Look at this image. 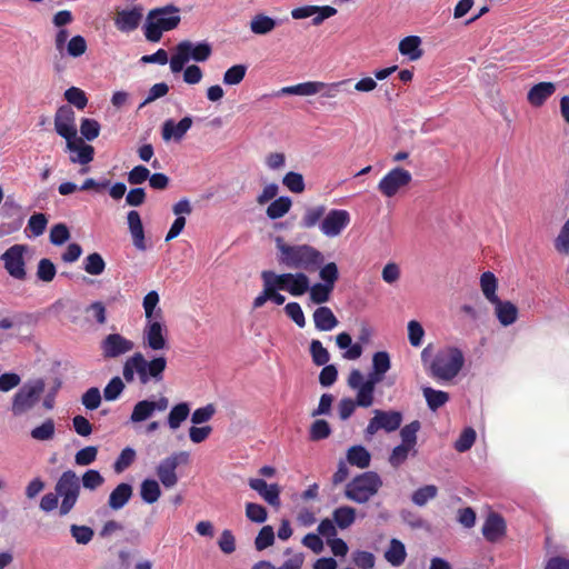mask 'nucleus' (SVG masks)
I'll return each mask as SVG.
<instances>
[{
    "label": "nucleus",
    "mask_w": 569,
    "mask_h": 569,
    "mask_svg": "<svg viewBox=\"0 0 569 569\" xmlns=\"http://www.w3.org/2000/svg\"><path fill=\"white\" fill-rule=\"evenodd\" d=\"M70 533L72 538L76 540V542L79 545H88L94 536V531L92 528L79 525H71Z\"/></svg>",
    "instance_id": "5fc2aeb1"
},
{
    "label": "nucleus",
    "mask_w": 569,
    "mask_h": 569,
    "mask_svg": "<svg viewBox=\"0 0 569 569\" xmlns=\"http://www.w3.org/2000/svg\"><path fill=\"white\" fill-rule=\"evenodd\" d=\"M67 149L72 153L70 156L72 163L87 166L93 160L94 148L91 144L84 143V141L77 136L67 141Z\"/></svg>",
    "instance_id": "6ab92c4d"
},
{
    "label": "nucleus",
    "mask_w": 569,
    "mask_h": 569,
    "mask_svg": "<svg viewBox=\"0 0 569 569\" xmlns=\"http://www.w3.org/2000/svg\"><path fill=\"white\" fill-rule=\"evenodd\" d=\"M159 295L157 291H149L143 298V309L147 320H153L161 317V309L154 312L157 305L159 303Z\"/></svg>",
    "instance_id": "79ce46f5"
},
{
    "label": "nucleus",
    "mask_w": 569,
    "mask_h": 569,
    "mask_svg": "<svg viewBox=\"0 0 569 569\" xmlns=\"http://www.w3.org/2000/svg\"><path fill=\"white\" fill-rule=\"evenodd\" d=\"M44 388L42 379L24 383L13 396L11 406L13 416L19 417L30 411L39 402Z\"/></svg>",
    "instance_id": "0eeeda50"
},
{
    "label": "nucleus",
    "mask_w": 569,
    "mask_h": 569,
    "mask_svg": "<svg viewBox=\"0 0 569 569\" xmlns=\"http://www.w3.org/2000/svg\"><path fill=\"white\" fill-rule=\"evenodd\" d=\"M555 92V83L539 82L528 91L527 100L533 107H541Z\"/></svg>",
    "instance_id": "393cba45"
},
{
    "label": "nucleus",
    "mask_w": 569,
    "mask_h": 569,
    "mask_svg": "<svg viewBox=\"0 0 569 569\" xmlns=\"http://www.w3.org/2000/svg\"><path fill=\"white\" fill-rule=\"evenodd\" d=\"M192 122V118L189 116L182 118L179 122H174L172 119L166 120L161 128L162 139L164 141H180L191 128Z\"/></svg>",
    "instance_id": "412c9836"
},
{
    "label": "nucleus",
    "mask_w": 569,
    "mask_h": 569,
    "mask_svg": "<svg viewBox=\"0 0 569 569\" xmlns=\"http://www.w3.org/2000/svg\"><path fill=\"white\" fill-rule=\"evenodd\" d=\"M161 489L154 479H144L140 485V497L143 502L152 505L159 500Z\"/></svg>",
    "instance_id": "72a5a7b5"
},
{
    "label": "nucleus",
    "mask_w": 569,
    "mask_h": 569,
    "mask_svg": "<svg viewBox=\"0 0 569 569\" xmlns=\"http://www.w3.org/2000/svg\"><path fill=\"white\" fill-rule=\"evenodd\" d=\"M350 223V214L343 209H332L325 214L319 224L320 231L327 237L339 236Z\"/></svg>",
    "instance_id": "4468645a"
},
{
    "label": "nucleus",
    "mask_w": 569,
    "mask_h": 569,
    "mask_svg": "<svg viewBox=\"0 0 569 569\" xmlns=\"http://www.w3.org/2000/svg\"><path fill=\"white\" fill-rule=\"evenodd\" d=\"M321 282L309 284V298L316 305H322L330 300L336 283L339 280V269L336 262H327L319 270Z\"/></svg>",
    "instance_id": "423d86ee"
},
{
    "label": "nucleus",
    "mask_w": 569,
    "mask_h": 569,
    "mask_svg": "<svg viewBox=\"0 0 569 569\" xmlns=\"http://www.w3.org/2000/svg\"><path fill=\"white\" fill-rule=\"evenodd\" d=\"M268 274H273V271L264 270L261 272V279L263 281V284L267 286L268 290L267 296L269 297V300L273 301L278 306H281L284 302L286 298L284 296L278 292V290L280 289L279 286L276 284V279L272 277H268Z\"/></svg>",
    "instance_id": "ea45409f"
},
{
    "label": "nucleus",
    "mask_w": 569,
    "mask_h": 569,
    "mask_svg": "<svg viewBox=\"0 0 569 569\" xmlns=\"http://www.w3.org/2000/svg\"><path fill=\"white\" fill-rule=\"evenodd\" d=\"M276 279L280 290L288 291L293 297H300L309 290L310 279L305 272L268 274Z\"/></svg>",
    "instance_id": "f8f14e48"
},
{
    "label": "nucleus",
    "mask_w": 569,
    "mask_h": 569,
    "mask_svg": "<svg viewBox=\"0 0 569 569\" xmlns=\"http://www.w3.org/2000/svg\"><path fill=\"white\" fill-rule=\"evenodd\" d=\"M247 66L234 64L223 73V83L227 86L239 84L246 77Z\"/></svg>",
    "instance_id": "de8ad7c7"
},
{
    "label": "nucleus",
    "mask_w": 569,
    "mask_h": 569,
    "mask_svg": "<svg viewBox=\"0 0 569 569\" xmlns=\"http://www.w3.org/2000/svg\"><path fill=\"white\" fill-rule=\"evenodd\" d=\"M438 489L433 485H427L417 489L412 493V502L419 507L425 506L429 500L433 499L437 496Z\"/></svg>",
    "instance_id": "3c124183"
},
{
    "label": "nucleus",
    "mask_w": 569,
    "mask_h": 569,
    "mask_svg": "<svg viewBox=\"0 0 569 569\" xmlns=\"http://www.w3.org/2000/svg\"><path fill=\"white\" fill-rule=\"evenodd\" d=\"M56 273H57L56 266L50 259L42 258L38 262L37 277L39 280H41L43 282H51L54 279Z\"/></svg>",
    "instance_id": "8fccbe9b"
},
{
    "label": "nucleus",
    "mask_w": 569,
    "mask_h": 569,
    "mask_svg": "<svg viewBox=\"0 0 569 569\" xmlns=\"http://www.w3.org/2000/svg\"><path fill=\"white\" fill-rule=\"evenodd\" d=\"M80 132L89 141L96 139L100 133V124L94 119L83 118L80 124Z\"/></svg>",
    "instance_id": "0e129e2a"
},
{
    "label": "nucleus",
    "mask_w": 569,
    "mask_h": 569,
    "mask_svg": "<svg viewBox=\"0 0 569 569\" xmlns=\"http://www.w3.org/2000/svg\"><path fill=\"white\" fill-rule=\"evenodd\" d=\"M181 21L179 8L169 4L148 12L144 23V37L150 42H159L164 31L176 29Z\"/></svg>",
    "instance_id": "7ed1b4c3"
},
{
    "label": "nucleus",
    "mask_w": 569,
    "mask_h": 569,
    "mask_svg": "<svg viewBox=\"0 0 569 569\" xmlns=\"http://www.w3.org/2000/svg\"><path fill=\"white\" fill-rule=\"evenodd\" d=\"M492 305L495 306V315L501 326L508 327L517 321L519 310L515 303L499 298Z\"/></svg>",
    "instance_id": "b1692460"
},
{
    "label": "nucleus",
    "mask_w": 569,
    "mask_h": 569,
    "mask_svg": "<svg viewBox=\"0 0 569 569\" xmlns=\"http://www.w3.org/2000/svg\"><path fill=\"white\" fill-rule=\"evenodd\" d=\"M322 86L311 83V81L298 83L295 86L283 87L279 94H298V96H312L318 93V89Z\"/></svg>",
    "instance_id": "a19ab883"
},
{
    "label": "nucleus",
    "mask_w": 569,
    "mask_h": 569,
    "mask_svg": "<svg viewBox=\"0 0 569 569\" xmlns=\"http://www.w3.org/2000/svg\"><path fill=\"white\" fill-rule=\"evenodd\" d=\"M166 326L153 319L148 320L143 329V343L151 350L158 351L167 347Z\"/></svg>",
    "instance_id": "f3484780"
},
{
    "label": "nucleus",
    "mask_w": 569,
    "mask_h": 569,
    "mask_svg": "<svg viewBox=\"0 0 569 569\" xmlns=\"http://www.w3.org/2000/svg\"><path fill=\"white\" fill-rule=\"evenodd\" d=\"M133 495V488L131 485L122 482L118 485L109 495L108 506L112 510H119L123 508Z\"/></svg>",
    "instance_id": "bb28decb"
},
{
    "label": "nucleus",
    "mask_w": 569,
    "mask_h": 569,
    "mask_svg": "<svg viewBox=\"0 0 569 569\" xmlns=\"http://www.w3.org/2000/svg\"><path fill=\"white\" fill-rule=\"evenodd\" d=\"M27 246L13 244L1 254L4 269L12 278L17 280H24L27 278L24 261Z\"/></svg>",
    "instance_id": "9b49d317"
},
{
    "label": "nucleus",
    "mask_w": 569,
    "mask_h": 569,
    "mask_svg": "<svg viewBox=\"0 0 569 569\" xmlns=\"http://www.w3.org/2000/svg\"><path fill=\"white\" fill-rule=\"evenodd\" d=\"M481 532L487 541L497 542L506 536V520L500 513L490 511L483 522Z\"/></svg>",
    "instance_id": "a211bd4d"
},
{
    "label": "nucleus",
    "mask_w": 569,
    "mask_h": 569,
    "mask_svg": "<svg viewBox=\"0 0 569 569\" xmlns=\"http://www.w3.org/2000/svg\"><path fill=\"white\" fill-rule=\"evenodd\" d=\"M54 421L49 418L31 430V437L40 441L50 440L54 436Z\"/></svg>",
    "instance_id": "09e8293b"
},
{
    "label": "nucleus",
    "mask_w": 569,
    "mask_h": 569,
    "mask_svg": "<svg viewBox=\"0 0 569 569\" xmlns=\"http://www.w3.org/2000/svg\"><path fill=\"white\" fill-rule=\"evenodd\" d=\"M249 486L251 489L256 490L268 503H279V490L277 485H271L268 487L263 479L252 478L249 480Z\"/></svg>",
    "instance_id": "cd10ccee"
},
{
    "label": "nucleus",
    "mask_w": 569,
    "mask_h": 569,
    "mask_svg": "<svg viewBox=\"0 0 569 569\" xmlns=\"http://www.w3.org/2000/svg\"><path fill=\"white\" fill-rule=\"evenodd\" d=\"M128 228L132 237L133 246L140 250L144 251L147 249L146 239H144V230L143 224L140 218V213L136 210H131L127 216Z\"/></svg>",
    "instance_id": "5701e85b"
},
{
    "label": "nucleus",
    "mask_w": 569,
    "mask_h": 569,
    "mask_svg": "<svg viewBox=\"0 0 569 569\" xmlns=\"http://www.w3.org/2000/svg\"><path fill=\"white\" fill-rule=\"evenodd\" d=\"M166 369L167 359L163 356L148 360L141 352H136L124 361L122 376L127 383L134 382L136 378L141 385L159 383L164 378Z\"/></svg>",
    "instance_id": "f03ea898"
},
{
    "label": "nucleus",
    "mask_w": 569,
    "mask_h": 569,
    "mask_svg": "<svg viewBox=\"0 0 569 569\" xmlns=\"http://www.w3.org/2000/svg\"><path fill=\"white\" fill-rule=\"evenodd\" d=\"M309 350H310L312 362L316 366L320 367V366H325L329 362V360H330L329 351L322 346L320 340L313 339L310 342Z\"/></svg>",
    "instance_id": "37998d69"
},
{
    "label": "nucleus",
    "mask_w": 569,
    "mask_h": 569,
    "mask_svg": "<svg viewBox=\"0 0 569 569\" xmlns=\"http://www.w3.org/2000/svg\"><path fill=\"white\" fill-rule=\"evenodd\" d=\"M87 41L82 36L72 37L67 44V53L72 58L81 57L87 51Z\"/></svg>",
    "instance_id": "680f3d73"
},
{
    "label": "nucleus",
    "mask_w": 569,
    "mask_h": 569,
    "mask_svg": "<svg viewBox=\"0 0 569 569\" xmlns=\"http://www.w3.org/2000/svg\"><path fill=\"white\" fill-rule=\"evenodd\" d=\"M212 53V47L207 41L192 43L189 40L179 42L176 47V53L170 59V69L173 73L183 70L184 64L190 60L197 62L207 61Z\"/></svg>",
    "instance_id": "39448f33"
},
{
    "label": "nucleus",
    "mask_w": 569,
    "mask_h": 569,
    "mask_svg": "<svg viewBox=\"0 0 569 569\" xmlns=\"http://www.w3.org/2000/svg\"><path fill=\"white\" fill-rule=\"evenodd\" d=\"M421 39L418 36H408L399 43V51L402 56L409 57L410 60H418L422 57L420 49Z\"/></svg>",
    "instance_id": "c756f323"
},
{
    "label": "nucleus",
    "mask_w": 569,
    "mask_h": 569,
    "mask_svg": "<svg viewBox=\"0 0 569 569\" xmlns=\"http://www.w3.org/2000/svg\"><path fill=\"white\" fill-rule=\"evenodd\" d=\"M282 183L293 193H301L306 189L302 174L295 171L286 173Z\"/></svg>",
    "instance_id": "603ef678"
},
{
    "label": "nucleus",
    "mask_w": 569,
    "mask_h": 569,
    "mask_svg": "<svg viewBox=\"0 0 569 569\" xmlns=\"http://www.w3.org/2000/svg\"><path fill=\"white\" fill-rule=\"evenodd\" d=\"M476 440V431L472 428H466L455 442V449L465 452L471 448Z\"/></svg>",
    "instance_id": "13d9d810"
},
{
    "label": "nucleus",
    "mask_w": 569,
    "mask_h": 569,
    "mask_svg": "<svg viewBox=\"0 0 569 569\" xmlns=\"http://www.w3.org/2000/svg\"><path fill=\"white\" fill-rule=\"evenodd\" d=\"M350 81H351L350 79H346V80H341V81H337V82H332V83H325V82H320V81H311V83H317V84L322 86L321 88L318 89V93L322 92L323 97L336 98L341 90L346 89V87L350 83Z\"/></svg>",
    "instance_id": "49530a36"
},
{
    "label": "nucleus",
    "mask_w": 569,
    "mask_h": 569,
    "mask_svg": "<svg viewBox=\"0 0 569 569\" xmlns=\"http://www.w3.org/2000/svg\"><path fill=\"white\" fill-rule=\"evenodd\" d=\"M380 487L381 480L376 472H365L347 486L346 496L358 503H365L377 493Z\"/></svg>",
    "instance_id": "6e6552de"
},
{
    "label": "nucleus",
    "mask_w": 569,
    "mask_h": 569,
    "mask_svg": "<svg viewBox=\"0 0 569 569\" xmlns=\"http://www.w3.org/2000/svg\"><path fill=\"white\" fill-rule=\"evenodd\" d=\"M274 542V531L271 526H264L260 529L254 539V547L258 551L264 550Z\"/></svg>",
    "instance_id": "6e6d98bb"
},
{
    "label": "nucleus",
    "mask_w": 569,
    "mask_h": 569,
    "mask_svg": "<svg viewBox=\"0 0 569 569\" xmlns=\"http://www.w3.org/2000/svg\"><path fill=\"white\" fill-rule=\"evenodd\" d=\"M176 467L177 465H159L157 468V476L166 488H172L178 482Z\"/></svg>",
    "instance_id": "c03bdc74"
},
{
    "label": "nucleus",
    "mask_w": 569,
    "mask_h": 569,
    "mask_svg": "<svg viewBox=\"0 0 569 569\" xmlns=\"http://www.w3.org/2000/svg\"><path fill=\"white\" fill-rule=\"evenodd\" d=\"M106 269V261L98 252H92L83 259V270L91 276H100Z\"/></svg>",
    "instance_id": "58836bf2"
},
{
    "label": "nucleus",
    "mask_w": 569,
    "mask_h": 569,
    "mask_svg": "<svg viewBox=\"0 0 569 569\" xmlns=\"http://www.w3.org/2000/svg\"><path fill=\"white\" fill-rule=\"evenodd\" d=\"M142 16V8L140 6H136L130 10L118 11L114 18V26L121 32H131L139 27Z\"/></svg>",
    "instance_id": "aec40b11"
},
{
    "label": "nucleus",
    "mask_w": 569,
    "mask_h": 569,
    "mask_svg": "<svg viewBox=\"0 0 569 569\" xmlns=\"http://www.w3.org/2000/svg\"><path fill=\"white\" fill-rule=\"evenodd\" d=\"M315 327L319 331H330L339 323L337 317L329 307L320 306L312 315Z\"/></svg>",
    "instance_id": "a878e982"
},
{
    "label": "nucleus",
    "mask_w": 569,
    "mask_h": 569,
    "mask_svg": "<svg viewBox=\"0 0 569 569\" xmlns=\"http://www.w3.org/2000/svg\"><path fill=\"white\" fill-rule=\"evenodd\" d=\"M332 519L340 529H347L356 520V510L349 506L339 507L333 510Z\"/></svg>",
    "instance_id": "e433bc0d"
},
{
    "label": "nucleus",
    "mask_w": 569,
    "mask_h": 569,
    "mask_svg": "<svg viewBox=\"0 0 569 569\" xmlns=\"http://www.w3.org/2000/svg\"><path fill=\"white\" fill-rule=\"evenodd\" d=\"M291 206L289 197H279L268 206L267 216L272 220L279 219L289 212Z\"/></svg>",
    "instance_id": "4c0bfd02"
},
{
    "label": "nucleus",
    "mask_w": 569,
    "mask_h": 569,
    "mask_svg": "<svg viewBox=\"0 0 569 569\" xmlns=\"http://www.w3.org/2000/svg\"><path fill=\"white\" fill-rule=\"evenodd\" d=\"M385 558L393 567L401 566L407 558L405 545L400 540L392 538L389 548L385 552Z\"/></svg>",
    "instance_id": "c85d7f7f"
},
{
    "label": "nucleus",
    "mask_w": 569,
    "mask_h": 569,
    "mask_svg": "<svg viewBox=\"0 0 569 569\" xmlns=\"http://www.w3.org/2000/svg\"><path fill=\"white\" fill-rule=\"evenodd\" d=\"M81 403L88 410H96L101 405V393L97 387L89 388L81 397Z\"/></svg>",
    "instance_id": "bf43d9fd"
},
{
    "label": "nucleus",
    "mask_w": 569,
    "mask_h": 569,
    "mask_svg": "<svg viewBox=\"0 0 569 569\" xmlns=\"http://www.w3.org/2000/svg\"><path fill=\"white\" fill-rule=\"evenodd\" d=\"M480 288L485 296V298L490 302H496V300L499 299L496 291L498 288V280L496 276L490 272L486 271L480 277Z\"/></svg>",
    "instance_id": "473e14b6"
},
{
    "label": "nucleus",
    "mask_w": 569,
    "mask_h": 569,
    "mask_svg": "<svg viewBox=\"0 0 569 569\" xmlns=\"http://www.w3.org/2000/svg\"><path fill=\"white\" fill-rule=\"evenodd\" d=\"M277 261L287 269L315 272L326 264L323 253L311 244H289L280 236L274 239Z\"/></svg>",
    "instance_id": "f257e3e1"
},
{
    "label": "nucleus",
    "mask_w": 569,
    "mask_h": 569,
    "mask_svg": "<svg viewBox=\"0 0 569 569\" xmlns=\"http://www.w3.org/2000/svg\"><path fill=\"white\" fill-rule=\"evenodd\" d=\"M276 24L272 18L263 13H258L250 21V30L254 34L262 36L271 32L276 28Z\"/></svg>",
    "instance_id": "c9c22d12"
},
{
    "label": "nucleus",
    "mask_w": 569,
    "mask_h": 569,
    "mask_svg": "<svg viewBox=\"0 0 569 569\" xmlns=\"http://www.w3.org/2000/svg\"><path fill=\"white\" fill-rule=\"evenodd\" d=\"M326 214V207L323 204L316 207H308L301 218L300 226L303 229H311L317 224H320Z\"/></svg>",
    "instance_id": "2f4dec72"
},
{
    "label": "nucleus",
    "mask_w": 569,
    "mask_h": 569,
    "mask_svg": "<svg viewBox=\"0 0 569 569\" xmlns=\"http://www.w3.org/2000/svg\"><path fill=\"white\" fill-rule=\"evenodd\" d=\"M124 389V383L120 377H113L103 389V397L107 401H113L119 398Z\"/></svg>",
    "instance_id": "4d7b16f0"
},
{
    "label": "nucleus",
    "mask_w": 569,
    "mask_h": 569,
    "mask_svg": "<svg viewBox=\"0 0 569 569\" xmlns=\"http://www.w3.org/2000/svg\"><path fill=\"white\" fill-rule=\"evenodd\" d=\"M76 114L70 106H61L54 114V129L57 133L68 141L77 136Z\"/></svg>",
    "instance_id": "dca6fc26"
},
{
    "label": "nucleus",
    "mask_w": 569,
    "mask_h": 569,
    "mask_svg": "<svg viewBox=\"0 0 569 569\" xmlns=\"http://www.w3.org/2000/svg\"><path fill=\"white\" fill-rule=\"evenodd\" d=\"M153 406L150 400L138 401L130 416L132 422H141L147 420L153 413Z\"/></svg>",
    "instance_id": "a18cd8bd"
},
{
    "label": "nucleus",
    "mask_w": 569,
    "mask_h": 569,
    "mask_svg": "<svg viewBox=\"0 0 569 569\" xmlns=\"http://www.w3.org/2000/svg\"><path fill=\"white\" fill-rule=\"evenodd\" d=\"M56 491L58 496L62 497L59 512L61 516H66L77 502L80 492L79 478L71 470L63 472L56 485Z\"/></svg>",
    "instance_id": "1a4fd4ad"
},
{
    "label": "nucleus",
    "mask_w": 569,
    "mask_h": 569,
    "mask_svg": "<svg viewBox=\"0 0 569 569\" xmlns=\"http://www.w3.org/2000/svg\"><path fill=\"white\" fill-rule=\"evenodd\" d=\"M64 98L70 104H73L79 110H83L88 104V98L84 91L77 87L67 89Z\"/></svg>",
    "instance_id": "864d4df0"
},
{
    "label": "nucleus",
    "mask_w": 569,
    "mask_h": 569,
    "mask_svg": "<svg viewBox=\"0 0 569 569\" xmlns=\"http://www.w3.org/2000/svg\"><path fill=\"white\" fill-rule=\"evenodd\" d=\"M50 242L54 246H61L70 238V231L64 223H57L50 230Z\"/></svg>",
    "instance_id": "e2e57ef3"
},
{
    "label": "nucleus",
    "mask_w": 569,
    "mask_h": 569,
    "mask_svg": "<svg viewBox=\"0 0 569 569\" xmlns=\"http://www.w3.org/2000/svg\"><path fill=\"white\" fill-rule=\"evenodd\" d=\"M555 248L562 254H569V219L561 227L555 240Z\"/></svg>",
    "instance_id": "774afa93"
},
{
    "label": "nucleus",
    "mask_w": 569,
    "mask_h": 569,
    "mask_svg": "<svg viewBox=\"0 0 569 569\" xmlns=\"http://www.w3.org/2000/svg\"><path fill=\"white\" fill-rule=\"evenodd\" d=\"M190 406L187 402H180L173 406L168 415V426L172 430L180 428L181 423L188 418Z\"/></svg>",
    "instance_id": "f704fd0d"
},
{
    "label": "nucleus",
    "mask_w": 569,
    "mask_h": 569,
    "mask_svg": "<svg viewBox=\"0 0 569 569\" xmlns=\"http://www.w3.org/2000/svg\"><path fill=\"white\" fill-rule=\"evenodd\" d=\"M331 428L329 423L323 419H318L312 422L310 427V439L311 440H322L330 436Z\"/></svg>",
    "instance_id": "052dcab7"
},
{
    "label": "nucleus",
    "mask_w": 569,
    "mask_h": 569,
    "mask_svg": "<svg viewBox=\"0 0 569 569\" xmlns=\"http://www.w3.org/2000/svg\"><path fill=\"white\" fill-rule=\"evenodd\" d=\"M352 560L359 569H372L376 563V557L372 552L357 550L352 555Z\"/></svg>",
    "instance_id": "69168bd1"
},
{
    "label": "nucleus",
    "mask_w": 569,
    "mask_h": 569,
    "mask_svg": "<svg viewBox=\"0 0 569 569\" xmlns=\"http://www.w3.org/2000/svg\"><path fill=\"white\" fill-rule=\"evenodd\" d=\"M423 397L430 410L436 411L449 401V393L442 390H436L431 387L422 389Z\"/></svg>",
    "instance_id": "7c9ffc66"
},
{
    "label": "nucleus",
    "mask_w": 569,
    "mask_h": 569,
    "mask_svg": "<svg viewBox=\"0 0 569 569\" xmlns=\"http://www.w3.org/2000/svg\"><path fill=\"white\" fill-rule=\"evenodd\" d=\"M465 363L463 353L458 348L440 350L430 365V372L439 380H451L462 369Z\"/></svg>",
    "instance_id": "20e7f679"
},
{
    "label": "nucleus",
    "mask_w": 569,
    "mask_h": 569,
    "mask_svg": "<svg viewBox=\"0 0 569 569\" xmlns=\"http://www.w3.org/2000/svg\"><path fill=\"white\" fill-rule=\"evenodd\" d=\"M411 180L412 176L408 170L396 167L382 177L377 188L382 196L392 198L401 189L408 187Z\"/></svg>",
    "instance_id": "9d476101"
},
{
    "label": "nucleus",
    "mask_w": 569,
    "mask_h": 569,
    "mask_svg": "<svg viewBox=\"0 0 569 569\" xmlns=\"http://www.w3.org/2000/svg\"><path fill=\"white\" fill-rule=\"evenodd\" d=\"M382 373H377L376 370L372 369V371L368 375L367 380L362 385L361 390L358 392V405L362 408H369L373 403V393L376 389V385L381 382L383 379Z\"/></svg>",
    "instance_id": "4be33fe9"
},
{
    "label": "nucleus",
    "mask_w": 569,
    "mask_h": 569,
    "mask_svg": "<svg viewBox=\"0 0 569 569\" xmlns=\"http://www.w3.org/2000/svg\"><path fill=\"white\" fill-rule=\"evenodd\" d=\"M100 348L104 359H112L130 352L134 343L120 333H109L101 341Z\"/></svg>",
    "instance_id": "2eb2a0df"
},
{
    "label": "nucleus",
    "mask_w": 569,
    "mask_h": 569,
    "mask_svg": "<svg viewBox=\"0 0 569 569\" xmlns=\"http://www.w3.org/2000/svg\"><path fill=\"white\" fill-rule=\"evenodd\" d=\"M246 516L252 522L262 523L267 519V509L261 505L248 502L246 505Z\"/></svg>",
    "instance_id": "338daca9"
},
{
    "label": "nucleus",
    "mask_w": 569,
    "mask_h": 569,
    "mask_svg": "<svg viewBox=\"0 0 569 569\" xmlns=\"http://www.w3.org/2000/svg\"><path fill=\"white\" fill-rule=\"evenodd\" d=\"M402 422V415L399 411L375 410V416L369 420L366 428V435L373 436L378 430L383 429L387 432L396 431Z\"/></svg>",
    "instance_id": "ddd939ff"
}]
</instances>
